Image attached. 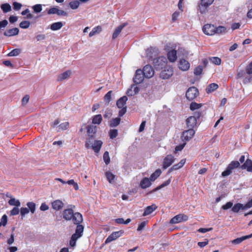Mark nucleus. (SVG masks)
<instances>
[{"label":"nucleus","mask_w":252,"mask_h":252,"mask_svg":"<svg viewBox=\"0 0 252 252\" xmlns=\"http://www.w3.org/2000/svg\"><path fill=\"white\" fill-rule=\"evenodd\" d=\"M105 176L110 183H111L115 178V175L110 171H107Z\"/></svg>","instance_id":"nucleus-46"},{"label":"nucleus","mask_w":252,"mask_h":252,"mask_svg":"<svg viewBox=\"0 0 252 252\" xmlns=\"http://www.w3.org/2000/svg\"><path fill=\"white\" fill-rule=\"evenodd\" d=\"M189 217L187 215L183 214H180L174 217L170 220V223L172 224L178 223L182 221H186L188 220Z\"/></svg>","instance_id":"nucleus-12"},{"label":"nucleus","mask_w":252,"mask_h":252,"mask_svg":"<svg viewBox=\"0 0 252 252\" xmlns=\"http://www.w3.org/2000/svg\"><path fill=\"white\" fill-rule=\"evenodd\" d=\"M93 139L91 137L86 139L85 142V147L87 149L92 148L95 153H98L101 148L103 144L101 140H95L94 144L93 143Z\"/></svg>","instance_id":"nucleus-3"},{"label":"nucleus","mask_w":252,"mask_h":252,"mask_svg":"<svg viewBox=\"0 0 252 252\" xmlns=\"http://www.w3.org/2000/svg\"><path fill=\"white\" fill-rule=\"evenodd\" d=\"M215 32V34H218L225 33L226 32V29L225 27L222 26H219L218 27H216Z\"/></svg>","instance_id":"nucleus-36"},{"label":"nucleus","mask_w":252,"mask_h":252,"mask_svg":"<svg viewBox=\"0 0 252 252\" xmlns=\"http://www.w3.org/2000/svg\"><path fill=\"white\" fill-rule=\"evenodd\" d=\"M216 27L212 24H205L202 30L203 32L208 35H213L215 34Z\"/></svg>","instance_id":"nucleus-13"},{"label":"nucleus","mask_w":252,"mask_h":252,"mask_svg":"<svg viewBox=\"0 0 252 252\" xmlns=\"http://www.w3.org/2000/svg\"><path fill=\"white\" fill-rule=\"evenodd\" d=\"M79 4L80 3L78 0H74L70 2L69 4L71 9H75L79 7Z\"/></svg>","instance_id":"nucleus-50"},{"label":"nucleus","mask_w":252,"mask_h":252,"mask_svg":"<svg viewBox=\"0 0 252 252\" xmlns=\"http://www.w3.org/2000/svg\"><path fill=\"white\" fill-rule=\"evenodd\" d=\"M32 9L35 12L39 13L42 10V5L39 4H35L32 6Z\"/></svg>","instance_id":"nucleus-55"},{"label":"nucleus","mask_w":252,"mask_h":252,"mask_svg":"<svg viewBox=\"0 0 252 252\" xmlns=\"http://www.w3.org/2000/svg\"><path fill=\"white\" fill-rule=\"evenodd\" d=\"M0 222L1 223L2 225L5 226L6 225L7 222V217L6 215H4L2 216Z\"/></svg>","instance_id":"nucleus-62"},{"label":"nucleus","mask_w":252,"mask_h":252,"mask_svg":"<svg viewBox=\"0 0 252 252\" xmlns=\"http://www.w3.org/2000/svg\"><path fill=\"white\" fill-rule=\"evenodd\" d=\"M0 8L4 13L9 12L11 10V7L10 5L7 3L2 4L0 6Z\"/></svg>","instance_id":"nucleus-40"},{"label":"nucleus","mask_w":252,"mask_h":252,"mask_svg":"<svg viewBox=\"0 0 252 252\" xmlns=\"http://www.w3.org/2000/svg\"><path fill=\"white\" fill-rule=\"evenodd\" d=\"M127 97L126 96H123L119 98L116 103V105L119 108H124L126 106Z\"/></svg>","instance_id":"nucleus-27"},{"label":"nucleus","mask_w":252,"mask_h":252,"mask_svg":"<svg viewBox=\"0 0 252 252\" xmlns=\"http://www.w3.org/2000/svg\"><path fill=\"white\" fill-rule=\"evenodd\" d=\"M8 204L11 206H15L17 207H18L20 206L21 203L19 200H16L14 198H11V199L8 201Z\"/></svg>","instance_id":"nucleus-41"},{"label":"nucleus","mask_w":252,"mask_h":252,"mask_svg":"<svg viewBox=\"0 0 252 252\" xmlns=\"http://www.w3.org/2000/svg\"><path fill=\"white\" fill-rule=\"evenodd\" d=\"M102 121V116L100 114H97L94 116L92 118V123L93 124L99 125Z\"/></svg>","instance_id":"nucleus-32"},{"label":"nucleus","mask_w":252,"mask_h":252,"mask_svg":"<svg viewBox=\"0 0 252 252\" xmlns=\"http://www.w3.org/2000/svg\"><path fill=\"white\" fill-rule=\"evenodd\" d=\"M199 95L198 89L195 87L189 88L186 92V96L187 98L191 101L194 99Z\"/></svg>","instance_id":"nucleus-7"},{"label":"nucleus","mask_w":252,"mask_h":252,"mask_svg":"<svg viewBox=\"0 0 252 252\" xmlns=\"http://www.w3.org/2000/svg\"><path fill=\"white\" fill-rule=\"evenodd\" d=\"M144 77L142 70L138 69L135 72V76L133 79V82L136 84H139L143 82Z\"/></svg>","instance_id":"nucleus-16"},{"label":"nucleus","mask_w":252,"mask_h":252,"mask_svg":"<svg viewBox=\"0 0 252 252\" xmlns=\"http://www.w3.org/2000/svg\"><path fill=\"white\" fill-rule=\"evenodd\" d=\"M203 67L201 65H198L194 70V73L195 75H200L202 74Z\"/></svg>","instance_id":"nucleus-52"},{"label":"nucleus","mask_w":252,"mask_h":252,"mask_svg":"<svg viewBox=\"0 0 252 252\" xmlns=\"http://www.w3.org/2000/svg\"><path fill=\"white\" fill-rule=\"evenodd\" d=\"M29 211H30L33 214L35 211V204L33 202H29L27 203Z\"/></svg>","instance_id":"nucleus-45"},{"label":"nucleus","mask_w":252,"mask_h":252,"mask_svg":"<svg viewBox=\"0 0 252 252\" xmlns=\"http://www.w3.org/2000/svg\"><path fill=\"white\" fill-rule=\"evenodd\" d=\"M233 206V203L231 201L227 202L225 204L222 206L221 208L223 210H227L231 208Z\"/></svg>","instance_id":"nucleus-56"},{"label":"nucleus","mask_w":252,"mask_h":252,"mask_svg":"<svg viewBox=\"0 0 252 252\" xmlns=\"http://www.w3.org/2000/svg\"><path fill=\"white\" fill-rule=\"evenodd\" d=\"M21 53V50L20 49H14L10 51L8 54V56L10 57L17 56Z\"/></svg>","instance_id":"nucleus-47"},{"label":"nucleus","mask_w":252,"mask_h":252,"mask_svg":"<svg viewBox=\"0 0 252 252\" xmlns=\"http://www.w3.org/2000/svg\"><path fill=\"white\" fill-rule=\"evenodd\" d=\"M161 174V170L160 169H158L151 175L149 179L152 182H154L160 175Z\"/></svg>","instance_id":"nucleus-31"},{"label":"nucleus","mask_w":252,"mask_h":252,"mask_svg":"<svg viewBox=\"0 0 252 252\" xmlns=\"http://www.w3.org/2000/svg\"><path fill=\"white\" fill-rule=\"evenodd\" d=\"M115 221L118 224H127L131 221V219L128 218L125 220L123 218H118L115 219Z\"/></svg>","instance_id":"nucleus-42"},{"label":"nucleus","mask_w":252,"mask_h":252,"mask_svg":"<svg viewBox=\"0 0 252 252\" xmlns=\"http://www.w3.org/2000/svg\"><path fill=\"white\" fill-rule=\"evenodd\" d=\"M214 1V0H201L199 5L200 12L201 14L206 13L207 8L213 3Z\"/></svg>","instance_id":"nucleus-11"},{"label":"nucleus","mask_w":252,"mask_h":252,"mask_svg":"<svg viewBox=\"0 0 252 252\" xmlns=\"http://www.w3.org/2000/svg\"><path fill=\"white\" fill-rule=\"evenodd\" d=\"M68 126H69V123L68 122H64V123L61 124L59 125V127L62 130L67 129L68 128Z\"/></svg>","instance_id":"nucleus-59"},{"label":"nucleus","mask_w":252,"mask_h":252,"mask_svg":"<svg viewBox=\"0 0 252 252\" xmlns=\"http://www.w3.org/2000/svg\"><path fill=\"white\" fill-rule=\"evenodd\" d=\"M112 91H110L107 93L104 96V100L106 102H109L111 99V95L112 94Z\"/></svg>","instance_id":"nucleus-51"},{"label":"nucleus","mask_w":252,"mask_h":252,"mask_svg":"<svg viewBox=\"0 0 252 252\" xmlns=\"http://www.w3.org/2000/svg\"><path fill=\"white\" fill-rule=\"evenodd\" d=\"M30 26V22L28 21H23L19 24V27L22 29H27Z\"/></svg>","instance_id":"nucleus-49"},{"label":"nucleus","mask_w":252,"mask_h":252,"mask_svg":"<svg viewBox=\"0 0 252 252\" xmlns=\"http://www.w3.org/2000/svg\"><path fill=\"white\" fill-rule=\"evenodd\" d=\"M175 161V158L171 154L167 155L163 159L162 162V169H166L170 166Z\"/></svg>","instance_id":"nucleus-9"},{"label":"nucleus","mask_w":252,"mask_h":252,"mask_svg":"<svg viewBox=\"0 0 252 252\" xmlns=\"http://www.w3.org/2000/svg\"><path fill=\"white\" fill-rule=\"evenodd\" d=\"M161 70L160 77L163 79H169L173 74V69L170 65H167Z\"/></svg>","instance_id":"nucleus-8"},{"label":"nucleus","mask_w":252,"mask_h":252,"mask_svg":"<svg viewBox=\"0 0 252 252\" xmlns=\"http://www.w3.org/2000/svg\"><path fill=\"white\" fill-rule=\"evenodd\" d=\"M66 183H67V184H68L69 185H73V187H74V188L75 190H78V188H78V186L77 184L75 182L74 180H73V179L69 180L67 182H66Z\"/></svg>","instance_id":"nucleus-57"},{"label":"nucleus","mask_w":252,"mask_h":252,"mask_svg":"<svg viewBox=\"0 0 252 252\" xmlns=\"http://www.w3.org/2000/svg\"><path fill=\"white\" fill-rule=\"evenodd\" d=\"M118 135V130L116 129H110L109 132L110 138L113 139L115 138Z\"/></svg>","instance_id":"nucleus-44"},{"label":"nucleus","mask_w":252,"mask_h":252,"mask_svg":"<svg viewBox=\"0 0 252 252\" xmlns=\"http://www.w3.org/2000/svg\"><path fill=\"white\" fill-rule=\"evenodd\" d=\"M71 71L70 70H67L63 73H61L58 76L57 80L59 81L64 80L70 76L71 75Z\"/></svg>","instance_id":"nucleus-29"},{"label":"nucleus","mask_w":252,"mask_h":252,"mask_svg":"<svg viewBox=\"0 0 252 252\" xmlns=\"http://www.w3.org/2000/svg\"><path fill=\"white\" fill-rule=\"evenodd\" d=\"M103 158L104 161L106 165H108L110 162V159L109 155V153L107 151H105L103 156Z\"/></svg>","instance_id":"nucleus-48"},{"label":"nucleus","mask_w":252,"mask_h":252,"mask_svg":"<svg viewBox=\"0 0 252 252\" xmlns=\"http://www.w3.org/2000/svg\"><path fill=\"white\" fill-rule=\"evenodd\" d=\"M151 180L147 177L143 178L140 181V186L143 189H145L151 185Z\"/></svg>","instance_id":"nucleus-23"},{"label":"nucleus","mask_w":252,"mask_h":252,"mask_svg":"<svg viewBox=\"0 0 252 252\" xmlns=\"http://www.w3.org/2000/svg\"><path fill=\"white\" fill-rule=\"evenodd\" d=\"M186 161V159L184 158L181 160V161L177 163L174 164L173 166H172L168 170V173H170L173 170H176L178 169H179L180 168H182L185 164Z\"/></svg>","instance_id":"nucleus-20"},{"label":"nucleus","mask_w":252,"mask_h":252,"mask_svg":"<svg viewBox=\"0 0 252 252\" xmlns=\"http://www.w3.org/2000/svg\"><path fill=\"white\" fill-rule=\"evenodd\" d=\"M153 64L155 69L157 70L162 69L167 65V59L163 56L159 57L156 59H154L153 60Z\"/></svg>","instance_id":"nucleus-4"},{"label":"nucleus","mask_w":252,"mask_h":252,"mask_svg":"<svg viewBox=\"0 0 252 252\" xmlns=\"http://www.w3.org/2000/svg\"><path fill=\"white\" fill-rule=\"evenodd\" d=\"M171 182V180L170 179H169L168 180H167V181H165L164 182H163L162 184H161L160 185L158 186V187H157V188H155L154 189H153V190H152L151 191H149L148 194H151L167 186H168V185L170 184Z\"/></svg>","instance_id":"nucleus-28"},{"label":"nucleus","mask_w":252,"mask_h":252,"mask_svg":"<svg viewBox=\"0 0 252 252\" xmlns=\"http://www.w3.org/2000/svg\"><path fill=\"white\" fill-rule=\"evenodd\" d=\"M210 60L212 63L217 65H220L221 63V59L217 57H211L210 58Z\"/></svg>","instance_id":"nucleus-43"},{"label":"nucleus","mask_w":252,"mask_h":252,"mask_svg":"<svg viewBox=\"0 0 252 252\" xmlns=\"http://www.w3.org/2000/svg\"><path fill=\"white\" fill-rule=\"evenodd\" d=\"M145 77L147 78H151L154 74V70L150 65H146L142 70Z\"/></svg>","instance_id":"nucleus-15"},{"label":"nucleus","mask_w":252,"mask_h":252,"mask_svg":"<svg viewBox=\"0 0 252 252\" xmlns=\"http://www.w3.org/2000/svg\"><path fill=\"white\" fill-rule=\"evenodd\" d=\"M195 134V131L192 128H189L183 132L181 138L184 142L188 141L191 139Z\"/></svg>","instance_id":"nucleus-10"},{"label":"nucleus","mask_w":252,"mask_h":252,"mask_svg":"<svg viewBox=\"0 0 252 252\" xmlns=\"http://www.w3.org/2000/svg\"><path fill=\"white\" fill-rule=\"evenodd\" d=\"M179 68L183 71L188 70L190 67V64L187 60L182 59H180L178 63Z\"/></svg>","instance_id":"nucleus-18"},{"label":"nucleus","mask_w":252,"mask_h":252,"mask_svg":"<svg viewBox=\"0 0 252 252\" xmlns=\"http://www.w3.org/2000/svg\"><path fill=\"white\" fill-rule=\"evenodd\" d=\"M22 6V5L19 2H14L13 3V9L15 10H19V9H21Z\"/></svg>","instance_id":"nucleus-60"},{"label":"nucleus","mask_w":252,"mask_h":252,"mask_svg":"<svg viewBox=\"0 0 252 252\" xmlns=\"http://www.w3.org/2000/svg\"><path fill=\"white\" fill-rule=\"evenodd\" d=\"M158 55V49L156 47H150L146 51V55L149 61L153 62L154 59H156Z\"/></svg>","instance_id":"nucleus-6"},{"label":"nucleus","mask_w":252,"mask_h":252,"mask_svg":"<svg viewBox=\"0 0 252 252\" xmlns=\"http://www.w3.org/2000/svg\"><path fill=\"white\" fill-rule=\"evenodd\" d=\"M29 12H30V10L28 8H27V9H25V10L21 12V14L22 15H27V16H26L27 19H31L33 17V15L32 14L29 13Z\"/></svg>","instance_id":"nucleus-53"},{"label":"nucleus","mask_w":252,"mask_h":252,"mask_svg":"<svg viewBox=\"0 0 252 252\" xmlns=\"http://www.w3.org/2000/svg\"><path fill=\"white\" fill-rule=\"evenodd\" d=\"M124 231L122 230L112 232L107 238L105 241V243L107 244L117 239V238L121 236L122 234L124 233Z\"/></svg>","instance_id":"nucleus-14"},{"label":"nucleus","mask_w":252,"mask_h":252,"mask_svg":"<svg viewBox=\"0 0 252 252\" xmlns=\"http://www.w3.org/2000/svg\"><path fill=\"white\" fill-rule=\"evenodd\" d=\"M102 30L101 27L100 26H96L89 33L90 37L94 35L96 33H99Z\"/></svg>","instance_id":"nucleus-38"},{"label":"nucleus","mask_w":252,"mask_h":252,"mask_svg":"<svg viewBox=\"0 0 252 252\" xmlns=\"http://www.w3.org/2000/svg\"><path fill=\"white\" fill-rule=\"evenodd\" d=\"M167 58L169 62L173 63L177 60V51L175 50H171L167 53Z\"/></svg>","instance_id":"nucleus-25"},{"label":"nucleus","mask_w":252,"mask_h":252,"mask_svg":"<svg viewBox=\"0 0 252 252\" xmlns=\"http://www.w3.org/2000/svg\"><path fill=\"white\" fill-rule=\"evenodd\" d=\"M240 166V162L238 161L233 160L231 161L227 166L226 169L221 173L222 177H226L229 175L232 170Z\"/></svg>","instance_id":"nucleus-5"},{"label":"nucleus","mask_w":252,"mask_h":252,"mask_svg":"<svg viewBox=\"0 0 252 252\" xmlns=\"http://www.w3.org/2000/svg\"><path fill=\"white\" fill-rule=\"evenodd\" d=\"M124 27V26L123 25H120L115 29L112 35V38L113 39L116 38L118 36L119 34L121 33L122 29H123Z\"/></svg>","instance_id":"nucleus-37"},{"label":"nucleus","mask_w":252,"mask_h":252,"mask_svg":"<svg viewBox=\"0 0 252 252\" xmlns=\"http://www.w3.org/2000/svg\"><path fill=\"white\" fill-rule=\"evenodd\" d=\"M252 237V233L246 236H243L240 238H237L232 241V243L234 245H238L242 243L243 241Z\"/></svg>","instance_id":"nucleus-26"},{"label":"nucleus","mask_w":252,"mask_h":252,"mask_svg":"<svg viewBox=\"0 0 252 252\" xmlns=\"http://www.w3.org/2000/svg\"><path fill=\"white\" fill-rule=\"evenodd\" d=\"M202 111H197L194 112L193 116L189 117L186 120V124L188 128H194L197 126V120L202 116Z\"/></svg>","instance_id":"nucleus-2"},{"label":"nucleus","mask_w":252,"mask_h":252,"mask_svg":"<svg viewBox=\"0 0 252 252\" xmlns=\"http://www.w3.org/2000/svg\"><path fill=\"white\" fill-rule=\"evenodd\" d=\"M62 215L65 220H71L74 224L77 225L75 233L72 235L69 241L70 246L73 248L76 245L77 240L83 235L84 227L81 224L83 220L82 215L79 212L74 213L72 208L64 209Z\"/></svg>","instance_id":"nucleus-1"},{"label":"nucleus","mask_w":252,"mask_h":252,"mask_svg":"<svg viewBox=\"0 0 252 252\" xmlns=\"http://www.w3.org/2000/svg\"><path fill=\"white\" fill-rule=\"evenodd\" d=\"M157 208H158L157 206L155 204H153L152 205H151L150 206H147L144 210V212L143 214V216H148V215L151 214L155 210H156L157 209Z\"/></svg>","instance_id":"nucleus-22"},{"label":"nucleus","mask_w":252,"mask_h":252,"mask_svg":"<svg viewBox=\"0 0 252 252\" xmlns=\"http://www.w3.org/2000/svg\"><path fill=\"white\" fill-rule=\"evenodd\" d=\"M29 213V209L27 208L22 207L20 209V213L22 216H25L26 214Z\"/></svg>","instance_id":"nucleus-61"},{"label":"nucleus","mask_w":252,"mask_h":252,"mask_svg":"<svg viewBox=\"0 0 252 252\" xmlns=\"http://www.w3.org/2000/svg\"><path fill=\"white\" fill-rule=\"evenodd\" d=\"M209 243V241L208 239H205V240L203 242H199L197 243L198 246L200 248H203L206 245H207Z\"/></svg>","instance_id":"nucleus-63"},{"label":"nucleus","mask_w":252,"mask_h":252,"mask_svg":"<svg viewBox=\"0 0 252 252\" xmlns=\"http://www.w3.org/2000/svg\"><path fill=\"white\" fill-rule=\"evenodd\" d=\"M240 210H245L244 205L241 203H236L232 208V211L234 213H238Z\"/></svg>","instance_id":"nucleus-35"},{"label":"nucleus","mask_w":252,"mask_h":252,"mask_svg":"<svg viewBox=\"0 0 252 252\" xmlns=\"http://www.w3.org/2000/svg\"><path fill=\"white\" fill-rule=\"evenodd\" d=\"M120 122H121L120 118L118 117V118H116L114 119H112L109 122V125L111 127H116L120 124Z\"/></svg>","instance_id":"nucleus-34"},{"label":"nucleus","mask_w":252,"mask_h":252,"mask_svg":"<svg viewBox=\"0 0 252 252\" xmlns=\"http://www.w3.org/2000/svg\"><path fill=\"white\" fill-rule=\"evenodd\" d=\"M63 203L60 200H56L52 202V207L56 211H59L63 207Z\"/></svg>","instance_id":"nucleus-24"},{"label":"nucleus","mask_w":252,"mask_h":252,"mask_svg":"<svg viewBox=\"0 0 252 252\" xmlns=\"http://www.w3.org/2000/svg\"><path fill=\"white\" fill-rule=\"evenodd\" d=\"M19 30L17 28H14L5 31L3 34L6 36H12L18 34Z\"/></svg>","instance_id":"nucleus-21"},{"label":"nucleus","mask_w":252,"mask_h":252,"mask_svg":"<svg viewBox=\"0 0 252 252\" xmlns=\"http://www.w3.org/2000/svg\"><path fill=\"white\" fill-rule=\"evenodd\" d=\"M242 169H246L247 171L252 172V160L249 158L246 159L245 162L241 166Z\"/></svg>","instance_id":"nucleus-19"},{"label":"nucleus","mask_w":252,"mask_h":252,"mask_svg":"<svg viewBox=\"0 0 252 252\" xmlns=\"http://www.w3.org/2000/svg\"><path fill=\"white\" fill-rule=\"evenodd\" d=\"M19 209L18 207H14L11 211H10V215L11 216H16L19 214Z\"/></svg>","instance_id":"nucleus-58"},{"label":"nucleus","mask_w":252,"mask_h":252,"mask_svg":"<svg viewBox=\"0 0 252 252\" xmlns=\"http://www.w3.org/2000/svg\"><path fill=\"white\" fill-rule=\"evenodd\" d=\"M202 104L201 103H197L195 102H192L190 104L189 108L191 110L194 111L195 110H198L201 107Z\"/></svg>","instance_id":"nucleus-39"},{"label":"nucleus","mask_w":252,"mask_h":252,"mask_svg":"<svg viewBox=\"0 0 252 252\" xmlns=\"http://www.w3.org/2000/svg\"><path fill=\"white\" fill-rule=\"evenodd\" d=\"M186 145V142H184L183 143L176 146L174 153L176 154L178 151H182Z\"/></svg>","instance_id":"nucleus-54"},{"label":"nucleus","mask_w":252,"mask_h":252,"mask_svg":"<svg viewBox=\"0 0 252 252\" xmlns=\"http://www.w3.org/2000/svg\"><path fill=\"white\" fill-rule=\"evenodd\" d=\"M87 132L89 137L94 139L97 131V126L93 125H88L86 127Z\"/></svg>","instance_id":"nucleus-17"},{"label":"nucleus","mask_w":252,"mask_h":252,"mask_svg":"<svg viewBox=\"0 0 252 252\" xmlns=\"http://www.w3.org/2000/svg\"><path fill=\"white\" fill-rule=\"evenodd\" d=\"M247 73L249 74H252V62H251L246 68Z\"/></svg>","instance_id":"nucleus-64"},{"label":"nucleus","mask_w":252,"mask_h":252,"mask_svg":"<svg viewBox=\"0 0 252 252\" xmlns=\"http://www.w3.org/2000/svg\"><path fill=\"white\" fill-rule=\"evenodd\" d=\"M219 88V86L216 83L210 84L206 89V92L207 93H211L214 91L216 90Z\"/></svg>","instance_id":"nucleus-30"},{"label":"nucleus","mask_w":252,"mask_h":252,"mask_svg":"<svg viewBox=\"0 0 252 252\" xmlns=\"http://www.w3.org/2000/svg\"><path fill=\"white\" fill-rule=\"evenodd\" d=\"M63 26V24L61 22H55L52 24L50 26V29L52 31H57L61 29Z\"/></svg>","instance_id":"nucleus-33"}]
</instances>
